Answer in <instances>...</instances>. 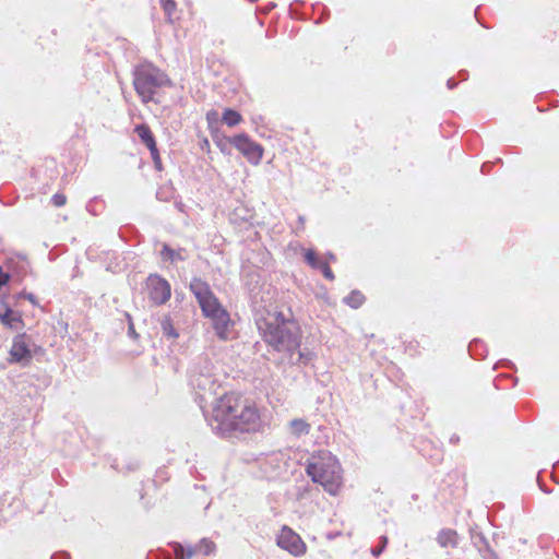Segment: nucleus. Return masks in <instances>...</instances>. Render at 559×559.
Listing matches in <instances>:
<instances>
[{"mask_svg": "<svg viewBox=\"0 0 559 559\" xmlns=\"http://www.w3.org/2000/svg\"><path fill=\"white\" fill-rule=\"evenodd\" d=\"M127 317H128V319H129V329H128V333H129V335H130V336H132V337H136V333H135V330H134V325H133V323H132V321H131V318H130V316H129V314H127Z\"/></svg>", "mask_w": 559, "mask_h": 559, "instance_id": "obj_26", "label": "nucleus"}, {"mask_svg": "<svg viewBox=\"0 0 559 559\" xmlns=\"http://www.w3.org/2000/svg\"><path fill=\"white\" fill-rule=\"evenodd\" d=\"M9 278V274L0 272V286L5 285Z\"/></svg>", "mask_w": 559, "mask_h": 559, "instance_id": "obj_27", "label": "nucleus"}, {"mask_svg": "<svg viewBox=\"0 0 559 559\" xmlns=\"http://www.w3.org/2000/svg\"><path fill=\"white\" fill-rule=\"evenodd\" d=\"M222 120L228 127H235L241 121V116L233 109H226L223 114Z\"/></svg>", "mask_w": 559, "mask_h": 559, "instance_id": "obj_14", "label": "nucleus"}, {"mask_svg": "<svg viewBox=\"0 0 559 559\" xmlns=\"http://www.w3.org/2000/svg\"><path fill=\"white\" fill-rule=\"evenodd\" d=\"M329 259H330V260H332V261H334V260H335V257L331 253V254H329Z\"/></svg>", "mask_w": 559, "mask_h": 559, "instance_id": "obj_31", "label": "nucleus"}, {"mask_svg": "<svg viewBox=\"0 0 559 559\" xmlns=\"http://www.w3.org/2000/svg\"><path fill=\"white\" fill-rule=\"evenodd\" d=\"M190 289L198 299L204 316L212 320L216 335L221 340H227L230 326L229 314L221 307L210 286L205 282L194 278L190 284Z\"/></svg>", "mask_w": 559, "mask_h": 559, "instance_id": "obj_4", "label": "nucleus"}, {"mask_svg": "<svg viewBox=\"0 0 559 559\" xmlns=\"http://www.w3.org/2000/svg\"><path fill=\"white\" fill-rule=\"evenodd\" d=\"M209 144V141L205 140L204 143H203V146H206Z\"/></svg>", "mask_w": 559, "mask_h": 559, "instance_id": "obj_32", "label": "nucleus"}, {"mask_svg": "<svg viewBox=\"0 0 559 559\" xmlns=\"http://www.w3.org/2000/svg\"><path fill=\"white\" fill-rule=\"evenodd\" d=\"M437 540L441 547H455L457 545V534L454 530L444 528L439 532Z\"/></svg>", "mask_w": 559, "mask_h": 559, "instance_id": "obj_12", "label": "nucleus"}, {"mask_svg": "<svg viewBox=\"0 0 559 559\" xmlns=\"http://www.w3.org/2000/svg\"><path fill=\"white\" fill-rule=\"evenodd\" d=\"M191 384L203 393L214 391L215 379L212 373V365L207 359L192 370Z\"/></svg>", "mask_w": 559, "mask_h": 559, "instance_id": "obj_7", "label": "nucleus"}, {"mask_svg": "<svg viewBox=\"0 0 559 559\" xmlns=\"http://www.w3.org/2000/svg\"><path fill=\"white\" fill-rule=\"evenodd\" d=\"M168 83L167 75L152 64H141L134 70L133 86L144 104L152 102L157 90Z\"/></svg>", "mask_w": 559, "mask_h": 559, "instance_id": "obj_5", "label": "nucleus"}, {"mask_svg": "<svg viewBox=\"0 0 559 559\" xmlns=\"http://www.w3.org/2000/svg\"><path fill=\"white\" fill-rule=\"evenodd\" d=\"M209 423L222 435L233 431L255 432L262 428V418L255 404L235 393L224 394L212 407Z\"/></svg>", "mask_w": 559, "mask_h": 559, "instance_id": "obj_2", "label": "nucleus"}, {"mask_svg": "<svg viewBox=\"0 0 559 559\" xmlns=\"http://www.w3.org/2000/svg\"><path fill=\"white\" fill-rule=\"evenodd\" d=\"M0 321L4 325L13 328L14 322H17L19 319L14 316V312L11 309H7L4 313L0 314Z\"/></svg>", "mask_w": 559, "mask_h": 559, "instance_id": "obj_19", "label": "nucleus"}, {"mask_svg": "<svg viewBox=\"0 0 559 559\" xmlns=\"http://www.w3.org/2000/svg\"><path fill=\"white\" fill-rule=\"evenodd\" d=\"M206 119H207L210 124L212 123V121H216L218 119L217 111H209L207 115H206Z\"/></svg>", "mask_w": 559, "mask_h": 559, "instance_id": "obj_25", "label": "nucleus"}, {"mask_svg": "<svg viewBox=\"0 0 559 559\" xmlns=\"http://www.w3.org/2000/svg\"><path fill=\"white\" fill-rule=\"evenodd\" d=\"M209 144V141L205 140L204 143H203V146H206Z\"/></svg>", "mask_w": 559, "mask_h": 559, "instance_id": "obj_33", "label": "nucleus"}, {"mask_svg": "<svg viewBox=\"0 0 559 559\" xmlns=\"http://www.w3.org/2000/svg\"><path fill=\"white\" fill-rule=\"evenodd\" d=\"M51 201H52V203H53V205H55V206L60 207V206H62V205H64V204H66V202H67V198H66V195H64V194L56 193V194L52 197Z\"/></svg>", "mask_w": 559, "mask_h": 559, "instance_id": "obj_23", "label": "nucleus"}, {"mask_svg": "<svg viewBox=\"0 0 559 559\" xmlns=\"http://www.w3.org/2000/svg\"><path fill=\"white\" fill-rule=\"evenodd\" d=\"M194 550L202 552L205 556H209L214 552L215 544L212 540L204 538L200 542V544L198 545V547Z\"/></svg>", "mask_w": 559, "mask_h": 559, "instance_id": "obj_16", "label": "nucleus"}, {"mask_svg": "<svg viewBox=\"0 0 559 559\" xmlns=\"http://www.w3.org/2000/svg\"><path fill=\"white\" fill-rule=\"evenodd\" d=\"M305 259L312 267L316 269H319L320 264L323 262L318 259L317 254L312 250H308L305 253Z\"/></svg>", "mask_w": 559, "mask_h": 559, "instance_id": "obj_21", "label": "nucleus"}, {"mask_svg": "<svg viewBox=\"0 0 559 559\" xmlns=\"http://www.w3.org/2000/svg\"><path fill=\"white\" fill-rule=\"evenodd\" d=\"M228 142L233 144L251 164L258 165L262 159V146L251 141L246 134L241 133L229 138Z\"/></svg>", "mask_w": 559, "mask_h": 559, "instance_id": "obj_6", "label": "nucleus"}, {"mask_svg": "<svg viewBox=\"0 0 559 559\" xmlns=\"http://www.w3.org/2000/svg\"><path fill=\"white\" fill-rule=\"evenodd\" d=\"M32 357L28 336L26 334L16 335L10 349V362L25 366L31 361Z\"/></svg>", "mask_w": 559, "mask_h": 559, "instance_id": "obj_8", "label": "nucleus"}, {"mask_svg": "<svg viewBox=\"0 0 559 559\" xmlns=\"http://www.w3.org/2000/svg\"><path fill=\"white\" fill-rule=\"evenodd\" d=\"M174 551L176 559H191L192 556L195 554V550L193 548H188L186 554V549L180 544H176L174 546Z\"/></svg>", "mask_w": 559, "mask_h": 559, "instance_id": "obj_17", "label": "nucleus"}, {"mask_svg": "<svg viewBox=\"0 0 559 559\" xmlns=\"http://www.w3.org/2000/svg\"><path fill=\"white\" fill-rule=\"evenodd\" d=\"M162 330H163V333L168 337L176 338L178 336V333L176 332L173 323L170 322V320L168 318H165L162 321Z\"/></svg>", "mask_w": 559, "mask_h": 559, "instance_id": "obj_20", "label": "nucleus"}, {"mask_svg": "<svg viewBox=\"0 0 559 559\" xmlns=\"http://www.w3.org/2000/svg\"><path fill=\"white\" fill-rule=\"evenodd\" d=\"M308 476L320 484L332 496L338 493L343 485V474L337 459L328 451L312 454L306 466Z\"/></svg>", "mask_w": 559, "mask_h": 559, "instance_id": "obj_3", "label": "nucleus"}, {"mask_svg": "<svg viewBox=\"0 0 559 559\" xmlns=\"http://www.w3.org/2000/svg\"><path fill=\"white\" fill-rule=\"evenodd\" d=\"M147 288L150 299L156 305L165 304L170 298V285L158 275L147 278Z\"/></svg>", "mask_w": 559, "mask_h": 559, "instance_id": "obj_9", "label": "nucleus"}, {"mask_svg": "<svg viewBox=\"0 0 559 559\" xmlns=\"http://www.w3.org/2000/svg\"><path fill=\"white\" fill-rule=\"evenodd\" d=\"M381 539H382V542H381L382 546L381 547L384 548L386 543H388V538L386 537H382Z\"/></svg>", "mask_w": 559, "mask_h": 559, "instance_id": "obj_29", "label": "nucleus"}, {"mask_svg": "<svg viewBox=\"0 0 559 559\" xmlns=\"http://www.w3.org/2000/svg\"><path fill=\"white\" fill-rule=\"evenodd\" d=\"M277 545L294 556H301L306 551V545L300 536L288 527L282 528L277 538Z\"/></svg>", "mask_w": 559, "mask_h": 559, "instance_id": "obj_10", "label": "nucleus"}, {"mask_svg": "<svg viewBox=\"0 0 559 559\" xmlns=\"http://www.w3.org/2000/svg\"><path fill=\"white\" fill-rule=\"evenodd\" d=\"M319 269L322 271L323 275H324L328 280H330V281L334 280V275H333V273H332L331 269L329 267L328 262H322V263L320 264V267H319Z\"/></svg>", "mask_w": 559, "mask_h": 559, "instance_id": "obj_24", "label": "nucleus"}, {"mask_svg": "<svg viewBox=\"0 0 559 559\" xmlns=\"http://www.w3.org/2000/svg\"><path fill=\"white\" fill-rule=\"evenodd\" d=\"M134 132L141 139V141L147 146V148L151 152L152 158L155 163V166L157 168H159L160 158H159L156 142H155V139L153 136L151 129L146 124H139L135 127Z\"/></svg>", "mask_w": 559, "mask_h": 559, "instance_id": "obj_11", "label": "nucleus"}, {"mask_svg": "<svg viewBox=\"0 0 559 559\" xmlns=\"http://www.w3.org/2000/svg\"><path fill=\"white\" fill-rule=\"evenodd\" d=\"M290 427L293 431L297 435L308 433L309 431V425L302 419H294L290 423Z\"/></svg>", "mask_w": 559, "mask_h": 559, "instance_id": "obj_18", "label": "nucleus"}, {"mask_svg": "<svg viewBox=\"0 0 559 559\" xmlns=\"http://www.w3.org/2000/svg\"><path fill=\"white\" fill-rule=\"evenodd\" d=\"M182 251L183 250L176 251L171 249L169 246L164 245L160 254L164 260H168L171 263H175L177 261H183L186 259L185 255L182 254Z\"/></svg>", "mask_w": 559, "mask_h": 559, "instance_id": "obj_13", "label": "nucleus"}, {"mask_svg": "<svg viewBox=\"0 0 559 559\" xmlns=\"http://www.w3.org/2000/svg\"><path fill=\"white\" fill-rule=\"evenodd\" d=\"M263 341L281 355V361L289 365H306L313 354L301 348V331L298 324L281 312H266L257 321Z\"/></svg>", "mask_w": 559, "mask_h": 559, "instance_id": "obj_1", "label": "nucleus"}, {"mask_svg": "<svg viewBox=\"0 0 559 559\" xmlns=\"http://www.w3.org/2000/svg\"><path fill=\"white\" fill-rule=\"evenodd\" d=\"M448 85H449V87H450V88H452V87H453V82H452V80H449V81H448Z\"/></svg>", "mask_w": 559, "mask_h": 559, "instance_id": "obj_30", "label": "nucleus"}, {"mask_svg": "<svg viewBox=\"0 0 559 559\" xmlns=\"http://www.w3.org/2000/svg\"><path fill=\"white\" fill-rule=\"evenodd\" d=\"M382 550H383V548H382V547H380V548H373V549L371 550V552H372V555H373V556L378 557V556L382 552Z\"/></svg>", "mask_w": 559, "mask_h": 559, "instance_id": "obj_28", "label": "nucleus"}, {"mask_svg": "<svg viewBox=\"0 0 559 559\" xmlns=\"http://www.w3.org/2000/svg\"><path fill=\"white\" fill-rule=\"evenodd\" d=\"M160 4L168 16V19H171L173 13L176 9V2L174 0H160Z\"/></svg>", "mask_w": 559, "mask_h": 559, "instance_id": "obj_22", "label": "nucleus"}, {"mask_svg": "<svg viewBox=\"0 0 559 559\" xmlns=\"http://www.w3.org/2000/svg\"><path fill=\"white\" fill-rule=\"evenodd\" d=\"M365 300V297L364 295L360 293V292H357V290H354L345 299L344 301L349 305L350 307L353 308H358L359 306L362 305Z\"/></svg>", "mask_w": 559, "mask_h": 559, "instance_id": "obj_15", "label": "nucleus"}]
</instances>
